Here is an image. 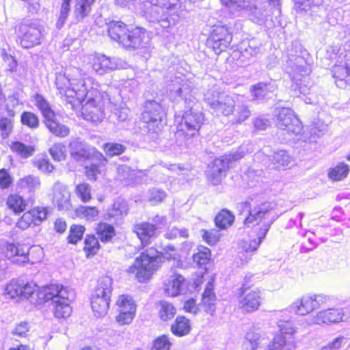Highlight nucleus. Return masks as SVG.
I'll use <instances>...</instances> for the list:
<instances>
[{"label":"nucleus","mask_w":350,"mask_h":350,"mask_svg":"<svg viewBox=\"0 0 350 350\" xmlns=\"http://www.w3.org/2000/svg\"><path fill=\"white\" fill-rule=\"evenodd\" d=\"M55 85L62 100L72 109H81L84 119L92 122L101 121L105 113L98 99V84L81 68L69 67L56 75Z\"/></svg>","instance_id":"1"},{"label":"nucleus","mask_w":350,"mask_h":350,"mask_svg":"<svg viewBox=\"0 0 350 350\" xmlns=\"http://www.w3.org/2000/svg\"><path fill=\"white\" fill-rule=\"evenodd\" d=\"M169 86L170 98L184 100L185 107L189 108L181 118V122L177 126L176 136L180 146H183L181 142L183 138L185 146L189 148L193 142L191 138L198 133L204 116L199 109L197 99L193 94V85L190 81L183 80L180 81L178 79H176Z\"/></svg>","instance_id":"2"},{"label":"nucleus","mask_w":350,"mask_h":350,"mask_svg":"<svg viewBox=\"0 0 350 350\" xmlns=\"http://www.w3.org/2000/svg\"><path fill=\"white\" fill-rule=\"evenodd\" d=\"M139 9L151 23H158L167 29L174 25L179 18L176 14V0H139Z\"/></svg>","instance_id":"3"},{"label":"nucleus","mask_w":350,"mask_h":350,"mask_svg":"<svg viewBox=\"0 0 350 350\" xmlns=\"http://www.w3.org/2000/svg\"><path fill=\"white\" fill-rule=\"evenodd\" d=\"M274 206L273 203L264 202L252 208L250 203L247 201L239 205L248 213L244 219L245 226H254V230L260 231L261 237L267 235L271 226L278 218V214L273 211Z\"/></svg>","instance_id":"4"},{"label":"nucleus","mask_w":350,"mask_h":350,"mask_svg":"<svg viewBox=\"0 0 350 350\" xmlns=\"http://www.w3.org/2000/svg\"><path fill=\"white\" fill-rule=\"evenodd\" d=\"M38 297L44 302L51 301L54 315L56 318H67L72 313L70 301L74 298L72 291L61 284L45 286L39 293Z\"/></svg>","instance_id":"5"},{"label":"nucleus","mask_w":350,"mask_h":350,"mask_svg":"<svg viewBox=\"0 0 350 350\" xmlns=\"http://www.w3.org/2000/svg\"><path fill=\"white\" fill-rule=\"evenodd\" d=\"M108 36L110 38L125 48L145 47L148 40L143 29L135 28L130 31L127 26L121 21H112L107 24Z\"/></svg>","instance_id":"6"},{"label":"nucleus","mask_w":350,"mask_h":350,"mask_svg":"<svg viewBox=\"0 0 350 350\" xmlns=\"http://www.w3.org/2000/svg\"><path fill=\"white\" fill-rule=\"evenodd\" d=\"M16 42L23 49L40 45L45 36V29L36 18H24L16 26Z\"/></svg>","instance_id":"7"},{"label":"nucleus","mask_w":350,"mask_h":350,"mask_svg":"<svg viewBox=\"0 0 350 350\" xmlns=\"http://www.w3.org/2000/svg\"><path fill=\"white\" fill-rule=\"evenodd\" d=\"M161 253L154 247L148 248L135 258L134 263L127 269L128 273L133 275L139 282H146L158 268L161 262Z\"/></svg>","instance_id":"8"},{"label":"nucleus","mask_w":350,"mask_h":350,"mask_svg":"<svg viewBox=\"0 0 350 350\" xmlns=\"http://www.w3.org/2000/svg\"><path fill=\"white\" fill-rule=\"evenodd\" d=\"M287 57L286 70L295 84V89L304 95L309 94L310 88L305 84L311 72L309 65L300 55L288 53Z\"/></svg>","instance_id":"9"},{"label":"nucleus","mask_w":350,"mask_h":350,"mask_svg":"<svg viewBox=\"0 0 350 350\" xmlns=\"http://www.w3.org/2000/svg\"><path fill=\"white\" fill-rule=\"evenodd\" d=\"M113 280L103 276L98 280L97 286L91 297V306L94 315L100 317L107 314L112 293Z\"/></svg>","instance_id":"10"},{"label":"nucleus","mask_w":350,"mask_h":350,"mask_svg":"<svg viewBox=\"0 0 350 350\" xmlns=\"http://www.w3.org/2000/svg\"><path fill=\"white\" fill-rule=\"evenodd\" d=\"M239 98V96L220 93L215 86L204 94L205 102L217 116L232 114Z\"/></svg>","instance_id":"11"},{"label":"nucleus","mask_w":350,"mask_h":350,"mask_svg":"<svg viewBox=\"0 0 350 350\" xmlns=\"http://www.w3.org/2000/svg\"><path fill=\"white\" fill-rule=\"evenodd\" d=\"M245 155V152L240 148L234 152L226 154L215 159L206 172L207 180L213 186L221 184L226 176V172L232 161L241 159Z\"/></svg>","instance_id":"12"},{"label":"nucleus","mask_w":350,"mask_h":350,"mask_svg":"<svg viewBox=\"0 0 350 350\" xmlns=\"http://www.w3.org/2000/svg\"><path fill=\"white\" fill-rule=\"evenodd\" d=\"M278 327L280 334L276 335L267 350H293L295 348V342L293 334L296 329L291 321L288 319H279Z\"/></svg>","instance_id":"13"},{"label":"nucleus","mask_w":350,"mask_h":350,"mask_svg":"<svg viewBox=\"0 0 350 350\" xmlns=\"http://www.w3.org/2000/svg\"><path fill=\"white\" fill-rule=\"evenodd\" d=\"M165 115V110L159 102L155 100H146L142 119L147 123L149 131L157 134L161 131Z\"/></svg>","instance_id":"14"},{"label":"nucleus","mask_w":350,"mask_h":350,"mask_svg":"<svg viewBox=\"0 0 350 350\" xmlns=\"http://www.w3.org/2000/svg\"><path fill=\"white\" fill-rule=\"evenodd\" d=\"M329 301V297L325 295H306L292 303L289 309L297 315L304 316L321 308Z\"/></svg>","instance_id":"15"},{"label":"nucleus","mask_w":350,"mask_h":350,"mask_svg":"<svg viewBox=\"0 0 350 350\" xmlns=\"http://www.w3.org/2000/svg\"><path fill=\"white\" fill-rule=\"evenodd\" d=\"M275 116L276 124L280 129L295 135L301 133V122L291 109L286 107L278 109Z\"/></svg>","instance_id":"16"},{"label":"nucleus","mask_w":350,"mask_h":350,"mask_svg":"<svg viewBox=\"0 0 350 350\" xmlns=\"http://www.w3.org/2000/svg\"><path fill=\"white\" fill-rule=\"evenodd\" d=\"M232 39V33L224 25L214 26L208 40L207 45L211 47L216 54L225 51Z\"/></svg>","instance_id":"17"},{"label":"nucleus","mask_w":350,"mask_h":350,"mask_svg":"<svg viewBox=\"0 0 350 350\" xmlns=\"http://www.w3.org/2000/svg\"><path fill=\"white\" fill-rule=\"evenodd\" d=\"M70 154L76 161L85 164L90 161L104 159L103 155L94 147L79 141L70 143Z\"/></svg>","instance_id":"18"},{"label":"nucleus","mask_w":350,"mask_h":350,"mask_svg":"<svg viewBox=\"0 0 350 350\" xmlns=\"http://www.w3.org/2000/svg\"><path fill=\"white\" fill-rule=\"evenodd\" d=\"M119 314L116 321L121 325L129 324L132 322L136 311V306L133 298L129 295H120L117 301Z\"/></svg>","instance_id":"19"},{"label":"nucleus","mask_w":350,"mask_h":350,"mask_svg":"<svg viewBox=\"0 0 350 350\" xmlns=\"http://www.w3.org/2000/svg\"><path fill=\"white\" fill-rule=\"evenodd\" d=\"M240 290L241 294L239 303L242 310L247 313L257 310L261 301L260 291L256 289L248 291L245 284H243Z\"/></svg>","instance_id":"20"},{"label":"nucleus","mask_w":350,"mask_h":350,"mask_svg":"<svg viewBox=\"0 0 350 350\" xmlns=\"http://www.w3.org/2000/svg\"><path fill=\"white\" fill-rule=\"evenodd\" d=\"M294 9L301 14H309L316 17L326 16V10L322 0H294Z\"/></svg>","instance_id":"21"},{"label":"nucleus","mask_w":350,"mask_h":350,"mask_svg":"<svg viewBox=\"0 0 350 350\" xmlns=\"http://www.w3.org/2000/svg\"><path fill=\"white\" fill-rule=\"evenodd\" d=\"M48 211L46 208H34L25 213L18 220L16 226L22 230L28 228L32 224L38 226L46 219Z\"/></svg>","instance_id":"22"},{"label":"nucleus","mask_w":350,"mask_h":350,"mask_svg":"<svg viewBox=\"0 0 350 350\" xmlns=\"http://www.w3.org/2000/svg\"><path fill=\"white\" fill-rule=\"evenodd\" d=\"M118 68L117 59L98 54L92 59V68L97 75H104Z\"/></svg>","instance_id":"23"},{"label":"nucleus","mask_w":350,"mask_h":350,"mask_svg":"<svg viewBox=\"0 0 350 350\" xmlns=\"http://www.w3.org/2000/svg\"><path fill=\"white\" fill-rule=\"evenodd\" d=\"M343 317L344 312L342 308H328L318 312L311 321L319 325L338 323L342 321Z\"/></svg>","instance_id":"24"},{"label":"nucleus","mask_w":350,"mask_h":350,"mask_svg":"<svg viewBox=\"0 0 350 350\" xmlns=\"http://www.w3.org/2000/svg\"><path fill=\"white\" fill-rule=\"evenodd\" d=\"M30 247L27 245H19L14 243H8L5 252V256L12 262L18 264H24L29 260L28 254Z\"/></svg>","instance_id":"25"},{"label":"nucleus","mask_w":350,"mask_h":350,"mask_svg":"<svg viewBox=\"0 0 350 350\" xmlns=\"http://www.w3.org/2000/svg\"><path fill=\"white\" fill-rule=\"evenodd\" d=\"M164 289L168 296L176 297L186 289L185 279L180 274L174 273L164 283Z\"/></svg>","instance_id":"26"},{"label":"nucleus","mask_w":350,"mask_h":350,"mask_svg":"<svg viewBox=\"0 0 350 350\" xmlns=\"http://www.w3.org/2000/svg\"><path fill=\"white\" fill-rule=\"evenodd\" d=\"M335 83L340 88H345L350 84V65L347 62L335 64L332 70Z\"/></svg>","instance_id":"27"},{"label":"nucleus","mask_w":350,"mask_h":350,"mask_svg":"<svg viewBox=\"0 0 350 350\" xmlns=\"http://www.w3.org/2000/svg\"><path fill=\"white\" fill-rule=\"evenodd\" d=\"M129 207L127 202L122 198H118L111 208H109L105 218L110 221L118 223L128 214Z\"/></svg>","instance_id":"28"},{"label":"nucleus","mask_w":350,"mask_h":350,"mask_svg":"<svg viewBox=\"0 0 350 350\" xmlns=\"http://www.w3.org/2000/svg\"><path fill=\"white\" fill-rule=\"evenodd\" d=\"M53 201L59 209L68 208L70 193L65 185L58 182L54 185Z\"/></svg>","instance_id":"29"},{"label":"nucleus","mask_w":350,"mask_h":350,"mask_svg":"<svg viewBox=\"0 0 350 350\" xmlns=\"http://www.w3.org/2000/svg\"><path fill=\"white\" fill-rule=\"evenodd\" d=\"M157 228L152 224L142 222L134 226V232L143 245L150 243V239L156 237Z\"/></svg>","instance_id":"30"},{"label":"nucleus","mask_w":350,"mask_h":350,"mask_svg":"<svg viewBox=\"0 0 350 350\" xmlns=\"http://www.w3.org/2000/svg\"><path fill=\"white\" fill-rule=\"evenodd\" d=\"M96 0H75L74 15L77 21H81L92 12V8Z\"/></svg>","instance_id":"31"},{"label":"nucleus","mask_w":350,"mask_h":350,"mask_svg":"<svg viewBox=\"0 0 350 350\" xmlns=\"http://www.w3.org/2000/svg\"><path fill=\"white\" fill-rule=\"evenodd\" d=\"M44 123L49 131L56 137H66L70 133L69 128L66 125L58 122L55 114L53 118L44 120Z\"/></svg>","instance_id":"32"},{"label":"nucleus","mask_w":350,"mask_h":350,"mask_svg":"<svg viewBox=\"0 0 350 350\" xmlns=\"http://www.w3.org/2000/svg\"><path fill=\"white\" fill-rule=\"evenodd\" d=\"M215 301L216 296L213 292V282L208 281L202 295V303L204 307L207 308L206 312L211 315L215 311Z\"/></svg>","instance_id":"33"},{"label":"nucleus","mask_w":350,"mask_h":350,"mask_svg":"<svg viewBox=\"0 0 350 350\" xmlns=\"http://www.w3.org/2000/svg\"><path fill=\"white\" fill-rule=\"evenodd\" d=\"M191 329L189 320L183 316H178L171 325L172 334L178 337H183L189 334Z\"/></svg>","instance_id":"34"},{"label":"nucleus","mask_w":350,"mask_h":350,"mask_svg":"<svg viewBox=\"0 0 350 350\" xmlns=\"http://www.w3.org/2000/svg\"><path fill=\"white\" fill-rule=\"evenodd\" d=\"M273 167L277 170H284L292 163V158L287 151L280 150L275 152L271 157Z\"/></svg>","instance_id":"35"},{"label":"nucleus","mask_w":350,"mask_h":350,"mask_svg":"<svg viewBox=\"0 0 350 350\" xmlns=\"http://www.w3.org/2000/svg\"><path fill=\"white\" fill-rule=\"evenodd\" d=\"M145 175L144 171L132 170L126 165H122L117 168V178L120 181H124L126 184H129L136 176L141 174Z\"/></svg>","instance_id":"36"},{"label":"nucleus","mask_w":350,"mask_h":350,"mask_svg":"<svg viewBox=\"0 0 350 350\" xmlns=\"http://www.w3.org/2000/svg\"><path fill=\"white\" fill-rule=\"evenodd\" d=\"M273 87L271 83L259 82L250 88L251 95L254 100H262L268 96L269 92H273Z\"/></svg>","instance_id":"37"},{"label":"nucleus","mask_w":350,"mask_h":350,"mask_svg":"<svg viewBox=\"0 0 350 350\" xmlns=\"http://www.w3.org/2000/svg\"><path fill=\"white\" fill-rule=\"evenodd\" d=\"M157 309L159 317L163 321L172 320L176 313V308L174 305L164 300L159 302Z\"/></svg>","instance_id":"38"},{"label":"nucleus","mask_w":350,"mask_h":350,"mask_svg":"<svg viewBox=\"0 0 350 350\" xmlns=\"http://www.w3.org/2000/svg\"><path fill=\"white\" fill-rule=\"evenodd\" d=\"M234 214L224 208L221 210L215 218V223L217 228L220 229H226L231 226L234 221Z\"/></svg>","instance_id":"39"},{"label":"nucleus","mask_w":350,"mask_h":350,"mask_svg":"<svg viewBox=\"0 0 350 350\" xmlns=\"http://www.w3.org/2000/svg\"><path fill=\"white\" fill-rule=\"evenodd\" d=\"M14 118L8 115L4 109L0 110V135L7 138L11 134L14 127Z\"/></svg>","instance_id":"40"},{"label":"nucleus","mask_w":350,"mask_h":350,"mask_svg":"<svg viewBox=\"0 0 350 350\" xmlns=\"http://www.w3.org/2000/svg\"><path fill=\"white\" fill-rule=\"evenodd\" d=\"M36 106L40 110L44 120L53 118L55 112L52 110L49 103L40 94H36L33 96Z\"/></svg>","instance_id":"41"},{"label":"nucleus","mask_w":350,"mask_h":350,"mask_svg":"<svg viewBox=\"0 0 350 350\" xmlns=\"http://www.w3.org/2000/svg\"><path fill=\"white\" fill-rule=\"evenodd\" d=\"M349 172V167L345 163H340L329 171V178L335 181L345 178Z\"/></svg>","instance_id":"42"},{"label":"nucleus","mask_w":350,"mask_h":350,"mask_svg":"<svg viewBox=\"0 0 350 350\" xmlns=\"http://www.w3.org/2000/svg\"><path fill=\"white\" fill-rule=\"evenodd\" d=\"M20 94L18 91L14 92L11 95L5 97V102L4 103V111L10 116H15L16 111L14 109L19 105L22 104L20 102Z\"/></svg>","instance_id":"43"},{"label":"nucleus","mask_w":350,"mask_h":350,"mask_svg":"<svg viewBox=\"0 0 350 350\" xmlns=\"http://www.w3.org/2000/svg\"><path fill=\"white\" fill-rule=\"evenodd\" d=\"M253 232L256 234V238L243 240L242 242L241 247L246 253H252L256 251L266 237V235H264L261 237L260 231L253 230Z\"/></svg>","instance_id":"44"},{"label":"nucleus","mask_w":350,"mask_h":350,"mask_svg":"<svg viewBox=\"0 0 350 350\" xmlns=\"http://www.w3.org/2000/svg\"><path fill=\"white\" fill-rule=\"evenodd\" d=\"M250 20L258 25H262L267 21L269 11L262 8L251 7L250 10Z\"/></svg>","instance_id":"45"},{"label":"nucleus","mask_w":350,"mask_h":350,"mask_svg":"<svg viewBox=\"0 0 350 350\" xmlns=\"http://www.w3.org/2000/svg\"><path fill=\"white\" fill-rule=\"evenodd\" d=\"M220 2L233 14L246 9L250 5V0H220Z\"/></svg>","instance_id":"46"},{"label":"nucleus","mask_w":350,"mask_h":350,"mask_svg":"<svg viewBox=\"0 0 350 350\" xmlns=\"http://www.w3.org/2000/svg\"><path fill=\"white\" fill-rule=\"evenodd\" d=\"M99 239L102 242H108L115 235L114 228L108 224L100 223L96 228Z\"/></svg>","instance_id":"47"},{"label":"nucleus","mask_w":350,"mask_h":350,"mask_svg":"<svg viewBox=\"0 0 350 350\" xmlns=\"http://www.w3.org/2000/svg\"><path fill=\"white\" fill-rule=\"evenodd\" d=\"M8 207L15 213H21L26 208V201L19 195H10L7 201Z\"/></svg>","instance_id":"48"},{"label":"nucleus","mask_w":350,"mask_h":350,"mask_svg":"<svg viewBox=\"0 0 350 350\" xmlns=\"http://www.w3.org/2000/svg\"><path fill=\"white\" fill-rule=\"evenodd\" d=\"M76 214L88 221H95L98 217V211L95 206H81L76 209Z\"/></svg>","instance_id":"49"},{"label":"nucleus","mask_w":350,"mask_h":350,"mask_svg":"<svg viewBox=\"0 0 350 350\" xmlns=\"http://www.w3.org/2000/svg\"><path fill=\"white\" fill-rule=\"evenodd\" d=\"M21 281L12 280H11L4 288V295L6 298L15 299L17 297L21 298Z\"/></svg>","instance_id":"50"},{"label":"nucleus","mask_w":350,"mask_h":350,"mask_svg":"<svg viewBox=\"0 0 350 350\" xmlns=\"http://www.w3.org/2000/svg\"><path fill=\"white\" fill-rule=\"evenodd\" d=\"M106 161V159H101L100 160H93L90 161V165H85V174L88 178L90 180H96L97 178V176L100 174V164L103 162Z\"/></svg>","instance_id":"51"},{"label":"nucleus","mask_w":350,"mask_h":350,"mask_svg":"<svg viewBox=\"0 0 350 350\" xmlns=\"http://www.w3.org/2000/svg\"><path fill=\"white\" fill-rule=\"evenodd\" d=\"M59 15L56 23L57 28L60 29L65 24L71 10L72 0H61Z\"/></svg>","instance_id":"52"},{"label":"nucleus","mask_w":350,"mask_h":350,"mask_svg":"<svg viewBox=\"0 0 350 350\" xmlns=\"http://www.w3.org/2000/svg\"><path fill=\"white\" fill-rule=\"evenodd\" d=\"M84 243V251L88 257L96 254L99 250V242L94 235H87Z\"/></svg>","instance_id":"53"},{"label":"nucleus","mask_w":350,"mask_h":350,"mask_svg":"<svg viewBox=\"0 0 350 350\" xmlns=\"http://www.w3.org/2000/svg\"><path fill=\"white\" fill-rule=\"evenodd\" d=\"M234 111H235L234 120L235 123L240 124L251 116V111L248 106L244 103H238Z\"/></svg>","instance_id":"54"},{"label":"nucleus","mask_w":350,"mask_h":350,"mask_svg":"<svg viewBox=\"0 0 350 350\" xmlns=\"http://www.w3.org/2000/svg\"><path fill=\"white\" fill-rule=\"evenodd\" d=\"M75 193L82 202H88L92 198L91 186L86 183L79 184L76 186Z\"/></svg>","instance_id":"55"},{"label":"nucleus","mask_w":350,"mask_h":350,"mask_svg":"<svg viewBox=\"0 0 350 350\" xmlns=\"http://www.w3.org/2000/svg\"><path fill=\"white\" fill-rule=\"evenodd\" d=\"M18 186L20 188L28 189L33 191L40 186V180L38 177L29 175L19 180Z\"/></svg>","instance_id":"56"},{"label":"nucleus","mask_w":350,"mask_h":350,"mask_svg":"<svg viewBox=\"0 0 350 350\" xmlns=\"http://www.w3.org/2000/svg\"><path fill=\"white\" fill-rule=\"evenodd\" d=\"M21 121L22 124L31 129H36L39 126L38 116L30 111H24L21 116Z\"/></svg>","instance_id":"57"},{"label":"nucleus","mask_w":350,"mask_h":350,"mask_svg":"<svg viewBox=\"0 0 350 350\" xmlns=\"http://www.w3.org/2000/svg\"><path fill=\"white\" fill-rule=\"evenodd\" d=\"M12 148L14 152L24 158L31 157L34 152V148L33 147L27 146L20 142H14L12 145Z\"/></svg>","instance_id":"58"},{"label":"nucleus","mask_w":350,"mask_h":350,"mask_svg":"<svg viewBox=\"0 0 350 350\" xmlns=\"http://www.w3.org/2000/svg\"><path fill=\"white\" fill-rule=\"evenodd\" d=\"M85 228L81 225H72L68 237V243L75 244L83 237Z\"/></svg>","instance_id":"59"},{"label":"nucleus","mask_w":350,"mask_h":350,"mask_svg":"<svg viewBox=\"0 0 350 350\" xmlns=\"http://www.w3.org/2000/svg\"><path fill=\"white\" fill-rule=\"evenodd\" d=\"M172 345L168 336L162 335L154 340L151 350H170Z\"/></svg>","instance_id":"60"},{"label":"nucleus","mask_w":350,"mask_h":350,"mask_svg":"<svg viewBox=\"0 0 350 350\" xmlns=\"http://www.w3.org/2000/svg\"><path fill=\"white\" fill-rule=\"evenodd\" d=\"M106 154L110 157L121 154L126 150V146L118 143H106L103 146Z\"/></svg>","instance_id":"61"},{"label":"nucleus","mask_w":350,"mask_h":350,"mask_svg":"<svg viewBox=\"0 0 350 350\" xmlns=\"http://www.w3.org/2000/svg\"><path fill=\"white\" fill-rule=\"evenodd\" d=\"M211 257V251L207 247H204L202 250L193 255V260L198 266L206 265Z\"/></svg>","instance_id":"62"},{"label":"nucleus","mask_w":350,"mask_h":350,"mask_svg":"<svg viewBox=\"0 0 350 350\" xmlns=\"http://www.w3.org/2000/svg\"><path fill=\"white\" fill-rule=\"evenodd\" d=\"M202 237L208 244L213 245L219 241L220 233L216 229H211L210 230H202Z\"/></svg>","instance_id":"63"},{"label":"nucleus","mask_w":350,"mask_h":350,"mask_svg":"<svg viewBox=\"0 0 350 350\" xmlns=\"http://www.w3.org/2000/svg\"><path fill=\"white\" fill-rule=\"evenodd\" d=\"M49 152L54 160L60 161L65 159L66 146L61 143L55 144L49 149Z\"/></svg>","instance_id":"64"}]
</instances>
